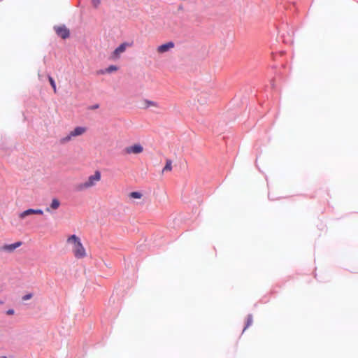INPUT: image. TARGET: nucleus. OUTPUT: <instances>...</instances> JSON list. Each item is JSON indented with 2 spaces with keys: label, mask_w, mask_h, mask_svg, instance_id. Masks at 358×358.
Segmentation results:
<instances>
[{
  "label": "nucleus",
  "mask_w": 358,
  "mask_h": 358,
  "mask_svg": "<svg viewBox=\"0 0 358 358\" xmlns=\"http://www.w3.org/2000/svg\"><path fill=\"white\" fill-rule=\"evenodd\" d=\"M86 128L83 127H77L73 131H71L73 137H76L83 135L86 131Z\"/></svg>",
  "instance_id": "nucleus-10"
},
{
  "label": "nucleus",
  "mask_w": 358,
  "mask_h": 358,
  "mask_svg": "<svg viewBox=\"0 0 358 358\" xmlns=\"http://www.w3.org/2000/svg\"><path fill=\"white\" fill-rule=\"evenodd\" d=\"M67 243L73 245V252L78 258H83L86 256L85 249L81 243L80 239L76 235H71L67 239Z\"/></svg>",
  "instance_id": "nucleus-1"
},
{
  "label": "nucleus",
  "mask_w": 358,
  "mask_h": 358,
  "mask_svg": "<svg viewBox=\"0 0 358 358\" xmlns=\"http://www.w3.org/2000/svg\"><path fill=\"white\" fill-rule=\"evenodd\" d=\"M43 211L41 209H27L19 214V217L20 219H24L27 216L31 215H43Z\"/></svg>",
  "instance_id": "nucleus-6"
},
{
  "label": "nucleus",
  "mask_w": 358,
  "mask_h": 358,
  "mask_svg": "<svg viewBox=\"0 0 358 358\" xmlns=\"http://www.w3.org/2000/svg\"><path fill=\"white\" fill-rule=\"evenodd\" d=\"M92 3L95 7H97L100 3V0H92Z\"/></svg>",
  "instance_id": "nucleus-20"
},
{
  "label": "nucleus",
  "mask_w": 358,
  "mask_h": 358,
  "mask_svg": "<svg viewBox=\"0 0 358 358\" xmlns=\"http://www.w3.org/2000/svg\"><path fill=\"white\" fill-rule=\"evenodd\" d=\"M56 33L58 36L65 39L69 36V30L64 26L57 27L55 28Z\"/></svg>",
  "instance_id": "nucleus-7"
},
{
  "label": "nucleus",
  "mask_w": 358,
  "mask_h": 358,
  "mask_svg": "<svg viewBox=\"0 0 358 358\" xmlns=\"http://www.w3.org/2000/svg\"><path fill=\"white\" fill-rule=\"evenodd\" d=\"M252 322H253V320H252V315H248L247 320H246V324H245V327L243 329V331L247 328H248L250 325H252Z\"/></svg>",
  "instance_id": "nucleus-14"
},
{
  "label": "nucleus",
  "mask_w": 358,
  "mask_h": 358,
  "mask_svg": "<svg viewBox=\"0 0 358 358\" xmlns=\"http://www.w3.org/2000/svg\"><path fill=\"white\" fill-rule=\"evenodd\" d=\"M49 82L53 89L55 93L57 92V87L54 79L51 76H48Z\"/></svg>",
  "instance_id": "nucleus-17"
},
{
  "label": "nucleus",
  "mask_w": 358,
  "mask_h": 358,
  "mask_svg": "<svg viewBox=\"0 0 358 358\" xmlns=\"http://www.w3.org/2000/svg\"><path fill=\"white\" fill-rule=\"evenodd\" d=\"M150 107L157 108L158 103L155 101L148 100V99H144L142 101V102H141V108H142L146 109Z\"/></svg>",
  "instance_id": "nucleus-9"
},
{
  "label": "nucleus",
  "mask_w": 358,
  "mask_h": 358,
  "mask_svg": "<svg viewBox=\"0 0 358 358\" xmlns=\"http://www.w3.org/2000/svg\"><path fill=\"white\" fill-rule=\"evenodd\" d=\"M72 138L73 137V136H71V133L70 132L69 135L60 139V143L62 144L66 143L70 141L72 139Z\"/></svg>",
  "instance_id": "nucleus-16"
},
{
  "label": "nucleus",
  "mask_w": 358,
  "mask_h": 358,
  "mask_svg": "<svg viewBox=\"0 0 358 358\" xmlns=\"http://www.w3.org/2000/svg\"><path fill=\"white\" fill-rule=\"evenodd\" d=\"M174 45H175L174 43L171 41V42H169L167 43L162 44V45H159L157 48V50L160 54L164 53L166 52H168L169 50H170L173 48H174Z\"/></svg>",
  "instance_id": "nucleus-8"
},
{
  "label": "nucleus",
  "mask_w": 358,
  "mask_h": 358,
  "mask_svg": "<svg viewBox=\"0 0 358 358\" xmlns=\"http://www.w3.org/2000/svg\"><path fill=\"white\" fill-rule=\"evenodd\" d=\"M117 70V67L116 66H114V65H110L106 69V71L107 73H112L113 71H116Z\"/></svg>",
  "instance_id": "nucleus-18"
},
{
  "label": "nucleus",
  "mask_w": 358,
  "mask_h": 358,
  "mask_svg": "<svg viewBox=\"0 0 358 358\" xmlns=\"http://www.w3.org/2000/svg\"><path fill=\"white\" fill-rule=\"evenodd\" d=\"M172 170V161L171 159H166V165L162 170L164 173L166 171H171Z\"/></svg>",
  "instance_id": "nucleus-12"
},
{
  "label": "nucleus",
  "mask_w": 358,
  "mask_h": 358,
  "mask_svg": "<svg viewBox=\"0 0 358 358\" xmlns=\"http://www.w3.org/2000/svg\"><path fill=\"white\" fill-rule=\"evenodd\" d=\"M22 245V243L21 241H17L12 244H5L0 248V251L11 253Z\"/></svg>",
  "instance_id": "nucleus-5"
},
{
  "label": "nucleus",
  "mask_w": 358,
  "mask_h": 358,
  "mask_svg": "<svg viewBox=\"0 0 358 358\" xmlns=\"http://www.w3.org/2000/svg\"><path fill=\"white\" fill-rule=\"evenodd\" d=\"M100 180L101 173L99 171H96L94 175L89 176L85 182L78 184L76 186V189L78 191H83L91 188L94 187Z\"/></svg>",
  "instance_id": "nucleus-2"
},
{
  "label": "nucleus",
  "mask_w": 358,
  "mask_h": 358,
  "mask_svg": "<svg viewBox=\"0 0 358 358\" xmlns=\"http://www.w3.org/2000/svg\"><path fill=\"white\" fill-rule=\"evenodd\" d=\"M207 101V96L205 94H201L197 98V102L199 104H205Z\"/></svg>",
  "instance_id": "nucleus-13"
},
{
  "label": "nucleus",
  "mask_w": 358,
  "mask_h": 358,
  "mask_svg": "<svg viewBox=\"0 0 358 358\" xmlns=\"http://www.w3.org/2000/svg\"><path fill=\"white\" fill-rule=\"evenodd\" d=\"M14 313H15V311H14V310H13V309H9V310H7V312H6V313H7L8 315H13V314H14Z\"/></svg>",
  "instance_id": "nucleus-21"
},
{
  "label": "nucleus",
  "mask_w": 358,
  "mask_h": 358,
  "mask_svg": "<svg viewBox=\"0 0 358 358\" xmlns=\"http://www.w3.org/2000/svg\"><path fill=\"white\" fill-rule=\"evenodd\" d=\"M143 151V147L139 144L136 143L131 146H128L125 148L124 152L126 154L130 155V154H140Z\"/></svg>",
  "instance_id": "nucleus-4"
},
{
  "label": "nucleus",
  "mask_w": 358,
  "mask_h": 358,
  "mask_svg": "<svg viewBox=\"0 0 358 358\" xmlns=\"http://www.w3.org/2000/svg\"><path fill=\"white\" fill-rule=\"evenodd\" d=\"M31 297H32V294H28L23 296L22 300L27 301V300L31 299Z\"/></svg>",
  "instance_id": "nucleus-19"
},
{
  "label": "nucleus",
  "mask_w": 358,
  "mask_h": 358,
  "mask_svg": "<svg viewBox=\"0 0 358 358\" xmlns=\"http://www.w3.org/2000/svg\"><path fill=\"white\" fill-rule=\"evenodd\" d=\"M131 45L128 43H122L112 52L110 59L113 60L118 59L120 55L126 51L127 48Z\"/></svg>",
  "instance_id": "nucleus-3"
},
{
  "label": "nucleus",
  "mask_w": 358,
  "mask_h": 358,
  "mask_svg": "<svg viewBox=\"0 0 358 358\" xmlns=\"http://www.w3.org/2000/svg\"><path fill=\"white\" fill-rule=\"evenodd\" d=\"M142 196V194L138 192H132L129 194V197L132 199H141Z\"/></svg>",
  "instance_id": "nucleus-15"
},
{
  "label": "nucleus",
  "mask_w": 358,
  "mask_h": 358,
  "mask_svg": "<svg viewBox=\"0 0 358 358\" xmlns=\"http://www.w3.org/2000/svg\"><path fill=\"white\" fill-rule=\"evenodd\" d=\"M60 206V201L57 199H53L52 200V202L50 203V208H47L45 210L47 212H49L50 210V208L52 210H57Z\"/></svg>",
  "instance_id": "nucleus-11"
}]
</instances>
